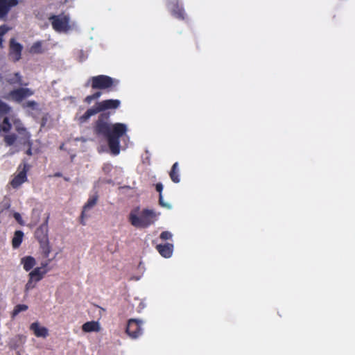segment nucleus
<instances>
[{
    "mask_svg": "<svg viewBox=\"0 0 355 355\" xmlns=\"http://www.w3.org/2000/svg\"><path fill=\"white\" fill-rule=\"evenodd\" d=\"M110 114L102 113L94 125V132L96 135L103 136L107 140L108 146L113 155H118L120 152L119 139L127 132V126L124 123H109Z\"/></svg>",
    "mask_w": 355,
    "mask_h": 355,
    "instance_id": "1",
    "label": "nucleus"
},
{
    "mask_svg": "<svg viewBox=\"0 0 355 355\" xmlns=\"http://www.w3.org/2000/svg\"><path fill=\"white\" fill-rule=\"evenodd\" d=\"M139 207L132 210L128 220L137 228H147L157 220V214L153 209H144L138 216Z\"/></svg>",
    "mask_w": 355,
    "mask_h": 355,
    "instance_id": "2",
    "label": "nucleus"
},
{
    "mask_svg": "<svg viewBox=\"0 0 355 355\" xmlns=\"http://www.w3.org/2000/svg\"><path fill=\"white\" fill-rule=\"evenodd\" d=\"M119 80L106 75H98L91 77L85 86L90 85L93 89L114 91Z\"/></svg>",
    "mask_w": 355,
    "mask_h": 355,
    "instance_id": "3",
    "label": "nucleus"
},
{
    "mask_svg": "<svg viewBox=\"0 0 355 355\" xmlns=\"http://www.w3.org/2000/svg\"><path fill=\"white\" fill-rule=\"evenodd\" d=\"M120 105L121 101L118 99H107L98 102L95 107L88 109L83 115L80 116L79 121L81 123H85L92 116L105 110L117 109Z\"/></svg>",
    "mask_w": 355,
    "mask_h": 355,
    "instance_id": "4",
    "label": "nucleus"
},
{
    "mask_svg": "<svg viewBox=\"0 0 355 355\" xmlns=\"http://www.w3.org/2000/svg\"><path fill=\"white\" fill-rule=\"evenodd\" d=\"M48 218L49 217L43 224L36 229L35 232V236L40 243L42 254L44 258H47L51 251L48 236Z\"/></svg>",
    "mask_w": 355,
    "mask_h": 355,
    "instance_id": "5",
    "label": "nucleus"
},
{
    "mask_svg": "<svg viewBox=\"0 0 355 355\" xmlns=\"http://www.w3.org/2000/svg\"><path fill=\"white\" fill-rule=\"evenodd\" d=\"M49 19L53 28L57 32H67L70 29L69 17L64 15H52Z\"/></svg>",
    "mask_w": 355,
    "mask_h": 355,
    "instance_id": "6",
    "label": "nucleus"
},
{
    "mask_svg": "<svg viewBox=\"0 0 355 355\" xmlns=\"http://www.w3.org/2000/svg\"><path fill=\"white\" fill-rule=\"evenodd\" d=\"M49 271V269L42 270L41 268H34L29 274H28V280L25 286V291L28 292L30 290L34 288L36 286V284L42 280L44 276Z\"/></svg>",
    "mask_w": 355,
    "mask_h": 355,
    "instance_id": "7",
    "label": "nucleus"
},
{
    "mask_svg": "<svg viewBox=\"0 0 355 355\" xmlns=\"http://www.w3.org/2000/svg\"><path fill=\"white\" fill-rule=\"evenodd\" d=\"M34 94V92L27 87H19L10 91L6 96V99H12L15 102L20 103L24 99L30 97Z\"/></svg>",
    "mask_w": 355,
    "mask_h": 355,
    "instance_id": "8",
    "label": "nucleus"
},
{
    "mask_svg": "<svg viewBox=\"0 0 355 355\" xmlns=\"http://www.w3.org/2000/svg\"><path fill=\"white\" fill-rule=\"evenodd\" d=\"M30 169V165L25 161L23 162L22 164H20L18 167L19 172L16 175L10 182V185L14 188L17 189L20 187L24 182L28 180L27 172Z\"/></svg>",
    "mask_w": 355,
    "mask_h": 355,
    "instance_id": "9",
    "label": "nucleus"
},
{
    "mask_svg": "<svg viewBox=\"0 0 355 355\" xmlns=\"http://www.w3.org/2000/svg\"><path fill=\"white\" fill-rule=\"evenodd\" d=\"M142 320L138 319H130L128 321L125 332L132 338H137L143 333L141 326Z\"/></svg>",
    "mask_w": 355,
    "mask_h": 355,
    "instance_id": "10",
    "label": "nucleus"
},
{
    "mask_svg": "<svg viewBox=\"0 0 355 355\" xmlns=\"http://www.w3.org/2000/svg\"><path fill=\"white\" fill-rule=\"evenodd\" d=\"M22 45L17 42L14 38L10 40L9 57L14 62L19 61L21 58Z\"/></svg>",
    "mask_w": 355,
    "mask_h": 355,
    "instance_id": "11",
    "label": "nucleus"
},
{
    "mask_svg": "<svg viewBox=\"0 0 355 355\" xmlns=\"http://www.w3.org/2000/svg\"><path fill=\"white\" fill-rule=\"evenodd\" d=\"M18 4V0H0V19L7 17L10 9Z\"/></svg>",
    "mask_w": 355,
    "mask_h": 355,
    "instance_id": "12",
    "label": "nucleus"
},
{
    "mask_svg": "<svg viewBox=\"0 0 355 355\" xmlns=\"http://www.w3.org/2000/svg\"><path fill=\"white\" fill-rule=\"evenodd\" d=\"M30 329L33 331L34 335L37 338H46L49 336V330L45 327L40 326L38 322H33Z\"/></svg>",
    "mask_w": 355,
    "mask_h": 355,
    "instance_id": "13",
    "label": "nucleus"
},
{
    "mask_svg": "<svg viewBox=\"0 0 355 355\" xmlns=\"http://www.w3.org/2000/svg\"><path fill=\"white\" fill-rule=\"evenodd\" d=\"M156 250L164 258H169L172 256L173 251V245L171 243L158 244L156 245Z\"/></svg>",
    "mask_w": 355,
    "mask_h": 355,
    "instance_id": "14",
    "label": "nucleus"
},
{
    "mask_svg": "<svg viewBox=\"0 0 355 355\" xmlns=\"http://www.w3.org/2000/svg\"><path fill=\"white\" fill-rule=\"evenodd\" d=\"M98 198V195H94L93 196L89 197V198L87 200V202L84 205L83 211L81 213L80 223L82 225H85V223L84 222V218H85V217H86L85 211L87 210L92 208L96 204Z\"/></svg>",
    "mask_w": 355,
    "mask_h": 355,
    "instance_id": "15",
    "label": "nucleus"
},
{
    "mask_svg": "<svg viewBox=\"0 0 355 355\" xmlns=\"http://www.w3.org/2000/svg\"><path fill=\"white\" fill-rule=\"evenodd\" d=\"M171 12L172 15L178 19L184 20L186 19L184 9L182 6H180L178 2L173 3Z\"/></svg>",
    "mask_w": 355,
    "mask_h": 355,
    "instance_id": "16",
    "label": "nucleus"
},
{
    "mask_svg": "<svg viewBox=\"0 0 355 355\" xmlns=\"http://www.w3.org/2000/svg\"><path fill=\"white\" fill-rule=\"evenodd\" d=\"M84 332H98L101 330L100 324L97 321H89L84 323L82 326Z\"/></svg>",
    "mask_w": 355,
    "mask_h": 355,
    "instance_id": "17",
    "label": "nucleus"
},
{
    "mask_svg": "<svg viewBox=\"0 0 355 355\" xmlns=\"http://www.w3.org/2000/svg\"><path fill=\"white\" fill-rule=\"evenodd\" d=\"M21 264L23 268L26 271H30L36 264L35 259L32 256H26L21 259Z\"/></svg>",
    "mask_w": 355,
    "mask_h": 355,
    "instance_id": "18",
    "label": "nucleus"
},
{
    "mask_svg": "<svg viewBox=\"0 0 355 355\" xmlns=\"http://www.w3.org/2000/svg\"><path fill=\"white\" fill-rule=\"evenodd\" d=\"M6 82L11 85H18L20 86L28 85V83H23L22 76L19 72H15L12 76L6 79Z\"/></svg>",
    "mask_w": 355,
    "mask_h": 355,
    "instance_id": "19",
    "label": "nucleus"
},
{
    "mask_svg": "<svg viewBox=\"0 0 355 355\" xmlns=\"http://www.w3.org/2000/svg\"><path fill=\"white\" fill-rule=\"evenodd\" d=\"M169 176L174 183H179L180 182L179 164L178 162L173 164L169 172Z\"/></svg>",
    "mask_w": 355,
    "mask_h": 355,
    "instance_id": "20",
    "label": "nucleus"
},
{
    "mask_svg": "<svg viewBox=\"0 0 355 355\" xmlns=\"http://www.w3.org/2000/svg\"><path fill=\"white\" fill-rule=\"evenodd\" d=\"M24 237V233L21 230L15 231L14 236L12 240V248L16 249L18 248L22 243Z\"/></svg>",
    "mask_w": 355,
    "mask_h": 355,
    "instance_id": "21",
    "label": "nucleus"
},
{
    "mask_svg": "<svg viewBox=\"0 0 355 355\" xmlns=\"http://www.w3.org/2000/svg\"><path fill=\"white\" fill-rule=\"evenodd\" d=\"M155 189L157 192H159V204L164 207L169 208L170 205L165 203L163 200L162 196V190H163V184L161 182H158L155 184Z\"/></svg>",
    "mask_w": 355,
    "mask_h": 355,
    "instance_id": "22",
    "label": "nucleus"
},
{
    "mask_svg": "<svg viewBox=\"0 0 355 355\" xmlns=\"http://www.w3.org/2000/svg\"><path fill=\"white\" fill-rule=\"evenodd\" d=\"M28 309V306L26 304H17L14 307V309L11 313V317L15 318L20 312L26 311Z\"/></svg>",
    "mask_w": 355,
    "mask_h": 355,
    "instance_id": "23",
    "label": "nucleus"
},
{
    "mask_svg": "<svg viewBox=\"0 0 355 355\" xmlns=\"http://www.w3.org/2000/svg\"><path fill=\"white\" fill-rule=\"evenodd\" d=\"M17 135L15 134L7 135L4 137V141L8 146H10L15 144L17 140Z\"/></svg>",
    "mask_w": 355,
    "mask_h": 355,
    "instance_id": "24",
    "label": "nucleus"
},
{
    "mask_svg": "<svg viewBox=\"0 0 355 355\" xmlns=\"http://www.w3.org/2000/svg\"><path fill=\"white\" fill-rule=\"evenodd\" d=\"M11 107L0 99V116L8 114Z\"/></svg>",
    "mask_w": 355,
    "mask_h": 355,
    "instance_id": "25",
    "label": "nucleus"
},
{
    "mask_svg": "<svg viewBox=\"0 0 355 355\" xmlns=\"http://www.w3.org/2000/svg\"><path fill=\"white\" fill-rule=\"evenodd\" d=\"M11 128H12V125L10 122V120H9L8 117L6 116L3 119V121L2 123L1 130L5 132H8L11 130Z\"/></svg>",
    "mask_w": 355,
    "mask_h": 355,
    "instance_id": "26",
    "label": "nucleus"
},
{
    "mask_svg": "<svg viewBox=\"0 0 355 355\" xmlns=\"http://www.w3.org/2000/svg\"><path fill=\"white\" fill-rule=\"evenodd\" d=\"M22 107L24 108H31V110H35L37 109V103L35 102V101H28L24 103L22 105Z\"/></svg>",
    "mask_w": 355,
    "mask_h": 355,
    "instance_id": "27",
    "label": "nucleus"
},
{
    "mask_svg": "<svg viewBox=\"0 0 355 355\" xmlns=\"http://www.w3.org/2000/svg\"><path fill=\"white\" fill-rule=\"evenodd\" d=\"M159 237L164 241L169 240L172 238V234L168 231H164L160 234Z\"/></svg>",
    "mask_w": 355,
    "mask_h": 355,
    "instance_id": "28",
    "label": "nucleus"
},
{
    "mask_svg": "<svg viewBox=\"0 0 355 355\" xmlns=\"http://www.w3.org/2000/svg\"><path fill=\"white\" fill-rule=\"evenodd\" d=\"M9 30L10 28L6 24L0 26V36L3 37Z\"/></svg>",
    "mask_w": 355,
    "mask_h": 355,
    "instance_id": "29",
    "label": "nucleus"
},
{
    "mask_svg": "<svg viewBox=\"0 0 355 355\" xmlns=\"http://www.w3.org/2000/svg\"><path fill=\"white\" fill-rule=\"evenodd\" d=\"M41 46H42L41 42H37L33 44V46L31 47V51L33 52L37 53L40 51L38 49H40Z\"/></svg>",
    "mask_w": 355,
    "mask_h": 355,
    "instance_id": "30",
    "label": "nucleus"
},
{
    "mask_svg": "<svg viewBox=\"0 0 355 355\" xmlns=\"http://www.w3.org/2000/svg\"><path fill=\"white\" fill-rule=\"evenodd\" d=\"M51 261V259H49L48 261H45L44 262H42L41 263V266L40 268H42V270H44V269H49L50 270V268H49V264Z\"/></svg>",
    "mask_w": 355,
    "mask_h": 355,
    "instance_id": "31",
    "label": "nucleus"
},
{
    "mask_svg": "<svg viewBox=\"0 0 355 355\" xmlns=\"http://www.w3.org/2000/svg\"><path fill=\"white\" fill-rule=\"evenodd\" d=\"M94 100L93 98V96L92 95H89L87 96H86V98H85L84 101L88 104L91 103V102Z\"/></svg>",
    "mask_w": 355,
    "mask_h": 355,
    "instance_id": "32",
    "label": "nucleus"
},
{
    "mask_svg": "<svg viewBox=\"0 0 355 355\" xmlns=\"http://www.w3.org/2000/svg\"><path fill=\"white\" fill-rule=\"evenodd\" d=\"M101 94H102V93L101 92H96L95 93H94L92 95L93 96V98L95 100V99L98 98L101 96Z\"/></svg>",
    "mask_w": 355,
    "mask_h": 355,
    "instance_id": "33",
    "label": "nucleus"
},
{
    "mask_svg": "<svg viewBox=\"0 0 355 355\" xmlns=\"http://www.w3.org/2000/svg\"><path fill=\"white\" fill-rule=\"evenodd\" d=\"M14 218H15L17 221H19V220H21V215H20L19 213L16 212V213H15V214H14Z\"/></svg>",
    "mask_w": 355,
    "mask_h": 355,
    "instance_id": "34",
    "label": "nucleus"
},
{
    "mask_svg": "<svg viewBox=\"0 0 355 355\" xmlns=\"http://www.w3.org/2000/svg\"><path fill=\"white\" fill-rule=\"evenodd\" d=\"M26 155H29V156L32 155V154H33V153H32V149H31V146H30V147L28 148V149L26 151Z\"/></svg>",
    "mask_w": 355,
    "mask_h": 355,
    "instance_id": "35",
    "label": "nucleus"
},
{
    "mask_svg": "<svg viewBox=\"0 0 355 355\" xmlns=\"http://www.w3.org/2000/svg\"><path fill=\"white\" fill-rule=\"evenodd\" d=\"M3 37L0 36V47H3Z\"/></svg>",
    "mask_w": 355,
    "mask_h": 355,
    "instance_id": "36",
    "label": "nucleus"
},
{
    "mask_svg": "<svg viewBox=\"0 0 355 355\" xmlns=\"http://www.w3.org/2000/svg\"><path fill=\"white\" fill-rule=\"evenodd\" d=\"M60 175H61V174H60V173H57V174H55V176H58V177H60Z\"/></svg>",
    "mask_w": 355,
    "mask_h": 355,
    "instance_id": "37",
    "label": "nucleus"
}]
</instances>
